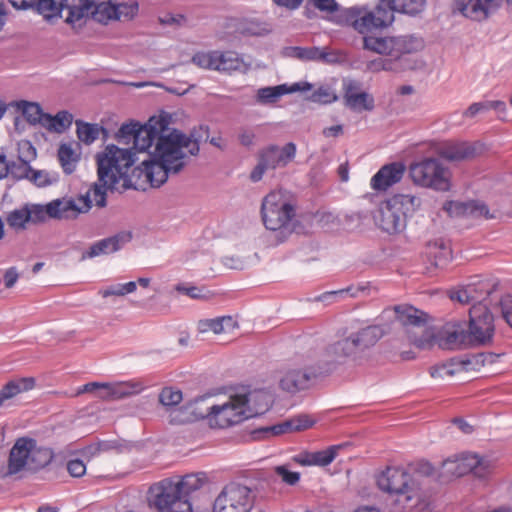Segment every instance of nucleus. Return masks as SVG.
<instances>
[{"label": "nucleus", "instance_id": "obj_10", "mask_svg": "<svg viewBox=\"0 0 512 512\" xmlns=\"http://www.w3.org/2000/svg\"><path fill=\"white\" fill-rule=\"evenodd\" d=\"M409 176L415 185L422 188L445 192L451 187L450 170L436 158L427 157L411 163Z\"/></svg>", "mask_w": 512, "mask_h": 512}, {"label": "nucleus", "instance_id": "obj_64", "mask_svg": "<svg viewBox=\"0 0 512 512\" xmlns=\"http://www.w3.org/2000/svg\"><path fill=\"white\" fill-rule=\"evenodd\" d=\"M106 449L107 445L105 443H94L81 449L80 453L85 459L90 460Z\"/></svg>", "mask_w": 512, "mask_h": 512}, {"label": "nucleus", "instance_id": "obj_41", "mask_svg": "<svg viewBox=\"0 0 512 512\" xmlns=\"http://www.w3.org/2000/svg\"><path fill=\"white\" fill-rule=\"evenodd\" d=\"M291 89H288L287 84L277 86H269L258 89L256 94V102L262 105L274 104L283 95L290 94Z\"/></svg>", "mask_w": 512, "mask_h": 512}, {"label": "nucleus", "instance_id": "obj_33", "mask_svg": "<svg viewBox=\"0 0 512 512\" xmlns=\"http://www.w3.org/2000/svg\"><path fill=\"white\" fill-rule=\"evenodd\" d=\"M177 488V492L184 497L201 489L207 482L208 476L205 472L186 474L180 478H169Z\"/></svg>", "mask_w": 512, "mask_h": 512}, {"label": "nucleus", "instance_id": "obj_25", "mask_svg": "<svg viewBox=\"0 0 512 512\" xmlns=\"http://www.w3.org/2000/svg\"><path fill=\"white\" fill-rule=\"evenodd\" d=\"M133 238L131 231H121L111 237H107L95 242L88 251L83 254V258H93L103 254H110L120 250L125 244Z\"/></svg>", "mask_w": 512, "mask_h": 512}, {"label": "nucleus", "instance_id": "obj_46", "mask_svg": "<svg viewBox=\"0 0 512 512\" xmlns=\"http://www.w3.org/2000/svg\"><path fill=\"white\" fill-rule=\"evenodd\" d=\"M58 160L66 174H71L75 170L78 156L68 144H61L58 148Z\"/></svg>", "mask_w": 512, "mask_h": 512}, {"label": "nucleus", "instance_id": "obj_7", "mask_svg": "<svg viewBox=\"0 0 512 512\" xmlns=\"http://www.w3.org/2000/svg\"><path fill=\"white\" fill-rule=\"evenodd\" d=\"M261 215L265 227L271 231L300 234L309 232L311 228V223H308L306 229L297 222H292L295 217V206L284 194H266L262 200Z\"/></svg>", "mask_w": 512, "mask_h": 512}, {"label": "nucleus", "instance_id": "obj_21", "mask_svg": "<svg viewBox=\"0 0 512 512\" xmlns=\"http://www.w3.org/2000/svg\"><path fill=\"white\" fill-rule=\"evenodd\" d=\"M79 201L83 202V208H78L72 200H55L46 206L42 205V210L45 212L44 222L49 218L63 219L76 217L78 213L90 209V194H80Z\"/></svg>", "mask_w": 512, "mask_h": 512}, {"label": "nucleus", "instance_id": "obj_50", "mask_svg": "<svg viewBox=\"0 0 512 512\" xmlns=\"http://www.w3.org/2000/svg\"><path fill=\"white\" fill-rule=\"evenodd\" d=\"M139 122L131 121L130 123L123 124L119 130L115 134V138L118 142H123L124 144H129L133 141V146H135L136 133L138 131Z\"/></svg>", "mask_w": 512, "mask_h": 512}, {"label": "nucleus", "instance_id": "obj_45", "mask_svg": "<svg viewBox=\"0 0 512 512\" xmlns=\"http://www.w3.org/2000/svg\"><path fill=\"white\" fill-rule=\"evenodd\" d=\"M395 13L416 16L420 14L426 4V0H391Z\"/></svg>", "mask_w": 512, "mask_h": 512}, {"label": "nucleus", "instance_id": "obj_53", "mask_svg": "<svg viewBox=\"0 0 512 512\" xmlns=\"http://www.w3.org/2000/svg\"><path fill=\"white\" fill-rule=\"evenodd\" d=\"M274 474L286 485L294 486L300 481V473L291 471L288 465H278L273 468Z\"/></svg>", "mask_w": 512, "mask_h": 512}, {"label": "nucleus", "instance_id": "obj_30", "mask_svg": "<svg viewBox=\"0 0 512 512\" xmlns=\"http://www.w3.org/2000/svg\"><path fill=\"white\" fill-rule=\"evenodd\" d=\"M437 154L447 161H462L474 158L476 147L468 142H447L438 147Z\"/></svg>", "mask_w": 512, "mask_h": 512}, {"label": "nucleus", "instance_id": "obj_32", "mask_svg": "<svg viewBox=\"0 0 512 512\" xmlns=\"http://www.w3.org/2000/svg\"><path fill=\"white\" fill-rule=\"evenodd\" d=\"M16 9H28L36 7L40 13L57 15L68 5V0H9Z\"/></svg>", "mask_w": 512, "mask_h": 512}, {"label": "nucleus", "instance_id": "obj_57", "mask_svg": "<svg viewBox=\"0 0 512 512\" xmlns=\"http://www.w3.org/2000/svg\"><path fill=\"white\" fill-rule=\"evenodd\" d=\"M367 290H368V285H366V284H359V285H356V286L351 285V286L347 287L346 289L326 292V293L322 294L321 296H319L318 300L324 301V300H326L329 297L336 296V295H339V294H341V295L342 294H349L351 297H357L361 293H365Z\"/></svg>", "mask_w": 512, "mask_h": 512}, {"label": "nucleus", "instance_id": "obj_27", "mask_svg": "<svg viewBox=\"0 0 512 512\" xmlns=\"http://www.w3.org/2000/svg\"><path fill=\"white\" fill-rule=\"evenodd\" d=\"M343 95L344 104L353 111H372L374 109V98L364 91H358V84L350 81L345 85Z\"/></svg>", "mask_w": 512, "mask_h": 512}, {"label": "nucleus", "instance_id": "obj_19", "mask_svg": "<svg viewBox=\"0 0 512 512\" xmlns=\"http://www.w3.org/2000/svg\"><path fill=\"white\" fill-rule=\"evenodd\" d=\"M45 212L42 205L26 204L10 211L6 215L8 226L15 231H23L28 225H36L44 222Z\"/></svg>", "mask_w": 512, "mask_h": 512}, {"label": "nucleus", "instance_id": "obj_14", "mask_svg": "<svg viewBox=\"0 0 512 512\" xmlns=\"http://www.w3.org/2000/svg\"><path fill=\"white\" fill-rule=\"evenodd\" d=\"M503 3L512 14V0H453L451 11L452 14H460L471 21L483 22L497 12Z\"/></svg>", "mask_w": 512, "mask_h": 512}, {"label": "nucleus", "instance_id": "obj_1", "mask_svg": "<svg viewBox=\"0 0 512 512\" xmlns=\"http://www.w3.org/2000/svg\"><path fill=\"white\" fill-rule=\"evenodd\" d=\"M194 137V132L187 136L175 128L160 133L154 150L148 152L149 158L142 161L151 188H159L169 176L177 175L186 167L190 158L183 148H188L191 156L198 155L199 141Z\"/></svg>", "mask_w": 512, "mask_h": 512}, {"label": "nucleus", "instance_id": "obj_5", "mask_svg": "<svg viewBox=\"0 0 512 512\" xmlns=\"http://www.w3.org/2000/svg\"><path fill=\"white\" fill-rule=\"evenodd\" d=\"M395 10L391 0H379L371 11L365 7H351L343 9L336 16L337 23L351 25L358 33L364 36L390 27L395 21Z\"/></svg>", "mask_w": 512, "mask_h": 512}, {"label": "nucleus", "instance_id": "obj_6", "mask_svg": "<svg viewBox=\"0 0 512 512\" xmlns=\"http://www.w3.org/2000/svg\"><path fill=\"white\" fill-rule=\"evenodd\" d=\"M420 206V199L413 194H391L380 203L374 213L376 225L383 231L393 234L402 231L407 217Z\"/></svg>", "mask_w": 512, "mask_h": 512}, {"label": "nucleus", "instance_id": "obj_52", "mask_svg": "<svg viewBox=\"0 0 512 512\" xmlns=\"http://www.w3.org/2000/svg\"><path fill=\"white\" fill-rule=\"evenodd\" d=\"M286 51V55L289 57H293L301 61H315L317 47L292 46L286 48Z\"/></svg>", "mask_w": 512, "mask_h": 512}, {"label": "nucleus", "instance_id": "obj_28", "mask_svg": "<svg viewBox=\"0 0 512 512\" xmlns=\"http://www.w3.org/2000/svg\"><path fill=\"white\" fill-rule=\"evenodd\" d=\"M31 439L19 438L10 450L8 460V474L13 475L24 469L28 470Z\"/></svg>", "mask_w": 512, "mask_h": 512}, {"label": "nucleus", "instance_id": "obj_56", "mask_svg": "<svg viewBox=\"0 0 512 512\" xmlns=\"http://www.w3.org/2000/svg\"><path fill=\"white\" fill-rule=\"evenodd\" d=\"M159 401L164 406H174L182 401V392L179 389L165 387L159 395Z\"/></svg>", "mask_w": 512, "mask_h": 512}, {"label": "nucleus", "instance_id": "obj_42", "mask_svg": "<svg viewBox=\"0 0 512 512\" xmlns=\"http://www.w3.org/2000/svg\"><path fill=\"white\" fill-rule=\"evenodd\" d=\"M217 71L232 72L240 71L244 66V61L236 52L217 51Z\"/></svg>", "mask_w": 512, "mask_h": 512}, {"label": "nucleus", "instance_id": "obj_2", "mask_svg": "<svg viewBox=\"0 0 512 512\" xmlns=\"http://www.w3.org/2000/svg\"><path fill=\"white\" fill-rule=\"evenodd\" d=\"M136 152L132 148L107 145L102 153L96 155L98 182H94L87 192H119L120 189L145 192L149 182L144 174V166L141 164L132 168Z\"/></svg>", "mask_w": 512, "mask_h": 512}, {"label": "nucleus", "instance_id": "obj_17", "mask_svg": "<svg viewBox=\"0 0 512 512\" xmlns=\"http://www.w3.org/2000/svg\"><path fill=\"white\" fill-rule=\"evenodd\" d=\"M171 116L163 113L159 117L152 116L145 124H139L136 133L135 151L146 152L152 146L153 142L158 140L160 133L169 130Z\"/></svg>", "mask_w": 512, "mask_h": 512}, {"label": "nucleus", "instance_id": "obj_59", "mask_svg": "<svg viewBox=\"0 0 512 512\" xmlns=\"http://www.w3.org/2000/svg\"><path fill=\"white\" fill-rule=\"evenodd\" d=\"M497 305L501 310L502 317L507 322V324L512 328V295H502Z\"/></svg>", "mask_w": 512, "mask_h": 512}, {"label": "nucleus", "instance_id": "obj_37", "mask_svg": "<svg viewBox=\"0 0 512 512\" xmlns=\"http://www.w3.org/2000/svg\"><path fill=\"white\" fill-rule=\"evenodd\" d=\"M343 336L342 339L334 342L327 348L328 355L337 360L352 357L359 352L348 333V329L345 330Z\"/></svg>", "mask_w": 512, "mask_h": 512}, {"label": "nucleus", "instance_id": "obj_58", "mask_svg": "<svg viewBox=\"0 0 512 512\" xmlns=\"http://www.w3.org/2000/svg\"><path fill=\"white\" fill-rule=\"evenodd\" d=\"M28 179L38 187H45L57 180L56 176H51L47 171L35 170L32 168Z\"/></svg>", "mask_w": 512, "mask_h": 512}, {"label": "nucleus", "instance_id": "obj_47", "mask_svg": "<svg viewBox=\"0 0 512 512\" xmlns=\"http://www.w3.org/2000/svg\"><path fill=\"white\" fill-rule=\"evenodd\" d=\"M342 447V445H332L324 450L314 451L313 457L315 466L324 467L331 464Z\"/></svg>", "mask_w": 512, "mask_h": 512}, {"label": "nucleus", "instance_id": "obj_49", "mask_svg": "<svg viewBox=\"0 0 512 512\" xmlns=\"http://www.w3.org/2000/svg\"><path fill=\"white\" fill-rule=\"evenodd\" d=\"M196 66L209 70L217 69V51L197 52L191 59Z\"/></svg>", "mask_w": 512, "mask_h": 512}, {"label": "nucleus", "instance_id": "obj_23", "mask_svg": "<svg viewBox=\"0 0 512 512\" xmlns=\"http://www.w3.org/2000/svg\"><path fill=\"white\" fill-rule=\"evenodd\" d=\"M443 211L447 213L450 218H493L490 214L488 207L478 201H449L444 204Z\"/></svg>", "mask_w": 512, "mask_h": 512}, {"label": "nucleus", "instance_id": "obj_44", "mask_svg": "<svg viewBox=\"0 0 512 512\" xmlns=\"http://www.w3.org/2000/svg\"><path fill=\"white\" fill-rule=\"evenodd\" d=\"M76 126L79 140L87 145L93 143L98 138L100 131L105 135L108 133L104 127L99 128L95 124L86 123L81 120L76 121Z\"/></svg>", "mask_w": 512, "mask_h": 512}, {"label": "nucleus", "instance_id": "obj_9", "mask_svg": "<svg viewBox=\"0 0 512 512\" xmlns=\"http://www.w3.org/2000/svg\"><path fill=\"white\" fill-rule=\"evenodd\" d=\"M312 362L311 355L296 353L283 370L280 388L291 394L309 389L319 376L318 368Z\"/></svg>", "mask_w": 512, "mask_h": 512}, {"label": "nucleus", "instance_id": "obj_16", "mask_svg": "<svg viewBox=\"0 0 512 512\" xmlns=\"http://www.w3.org/2000/svg\"><path fill=\"white\" fill-rule=\"evenodd\" d=\"M206 420L211 428L225 429L245 421L246 418L236 395H233L227 402L211 406Z\"/></svg>", "mask_w": 512, "mask_h": 512}, {"label": "nucleus", "instance_id": "obj_55", "mask_svg": "<svg viewBox=\"0 0 512 512\" xmlns=\"http://www.w3.org/2000/svg\"><path fill=\"white\" fill-rule=\"evenodd\" d=\"M309 99L313 102L321 103V104H330L335 102L338 97L337 95L330 89L328 86H320L317 90H315Z\"/></svg>", "mask_w": 512, "mask_h": 512}, {"label": "nucleus", "instance_id": "obj_26", "mask_svg": "<svg viewBox=\"0 0 512 512\" xmlns=\"http://www.w3.org/2000/svg\"><path fill=\"white\" fill-rule=\"evenodd\" d=\"M296 154V145L293 142L285 144L281 149L277 145H270L259 154V159L268 168L275 169L285 166L293 160Z\"/></svg>", "mask_w": 512, "mask_h": 512}, {"label": "nucleus", "instance_id": "obj_38", "mask_svg": "<svg viewBox=\"0 0 512 512\" xmlns=\"http://www.w3.org/2000/svg\"><path fill=\"white\" fill-rule=\"evenodd\" d=\"M439 345L451 350L472 346L468 332L459 325H454L451 330H446Z\"/></svg>", "mask_w": 512, "mask_h": 512}, {"label": "nucleus", "instance_id": "obj_39", "mask_svg": "<svg viewBox=\"0 0 512 512\" xmlns=\"http://www.w3.org/2000/svg\"><path fill=\"white\" fill-rule=\"evenodd\" d=\"M53 451L50 448L38 446L34 439H31L28 470L37 471L46 467L53 459Z\"/></svg>", "mask_w": 512, "mask_h": 512}, {"label": "nucleus", "instance_id": "obj_51", "mask_svg": "<svg viewBox=\"0 0 512 512\" xmlns=\"http://www.w3.org/2000/svg\"><path fill=\"white\" fill-rule=\"evenodd\" d=\"M116 12L119 15L118 20L131 21L139 12V3L136 0L115 4Z\"/></svg>", "mask_w": 512, "mask_h": 512}, {"label": "nucleus", "instance_id": "obj_43", "mask_svg": "<svg viewBox=\"0 0 512 512\" xmlns=\"http://www.w3.org/2000/svg\"><path fill=\"white\" fill-rule=\"evenodd\" d=\"M46 125L49 131L61 133L72 124L73 116L68 111H59L55 116L50 114L45 115Z\"/></svg>", "mask_w": 512, "mask_h": 512}, {"label": "nucleus", "instance_id": "obj_20", "mask_svg": "<svg viewBox=\"0 0 512 512\" xmlns=\"http://www.w3.org/2000/svg\"><path fill=\"white\" fill-rule=\"evenodd\" d=\"M236 397L244 411L246 420L266 413L272 404L271 394L263 389L236 394Z\"/></svg>", "mask_w": 512, "mask_h": 512}, {"label": "nucleus", "instance_id": "obj_13", "mask_svg": "<svg viewBox=\"0 0 512 512\" xmlns=\"http://www.w3.org/2000/svg\"><path fill=\"white\" fill-rule=\"evenodd\" d=\"M467 332L472 346L486 345L492 341L495 332L494 317L487 304L478 303L471 306Z\"/></svg>", "mask_w": 512, "mask_h": 512}, {"label": "nucleus", "instance_id": "obj_35", "mask_svg": "<svg viewBox=\"0 0 512 512\" xmlns=\"http://www.w3.org/2000/svg\"><path fill=\"white\" fill-rule=\"evenodd\" d=\"M35 386L36 380L34 377L12 379L0 389V398L5 402L21 393L33 390Z\"/></svg>", "mask_w": 512, "mask_h": 512}, {"label": "nucleus", "instance_id": "obj_31", "mask_svg": "<svg viewBox=\"0 0 512 512\" xmlns=\"http://www.w3.org/2000/svg\"><path fill=\"white\" fill-rule=\"evenodd\" d=\"M477 463L476 454H461L455 458L447 459L442 464V475L450 477H461L471 473L473 467Z\"/></svg>", "mask_w": 512, "mask_h": 512}, {"label": "nucleus", "instance_id": "obj_22", "mask_svg": "<svg viewBox=\"0 0 512 512\" xmlns=\"http://www.w3.org/2000/svg\"><path fill=\"white\" fill-rule=\"evenodd\" d=\"M406 172L403 162L395 161L383 165L371 179V187L376 192H385L399 183Z\"/></svg>", "mask_w": 512, "mask_h": 512}, {"label": "nucleus", "instance_id": "obj_40", "mask_svg": "<svg viewBox=\"0 0 512 512\" xmlns=\"http://www.w3.org/2000/svg\"><path fill=\"white\" fill-rule=\"evenodd\" d=\"M15 105L18 109L22 111L24 118L29 124H41L43 127H45V115L47 113L43 112L41 106L38 103L20 100L15 102Z\"/></svg>", "mask_w": 512, "mask_h": 512}, {"label": "nucleus", "instance_id": "obj_34", "mask_svg": "<svg viewBox=\"0 0 512 512\" xmlns=\"http://www.w3.org/2000/svg\"><path fill=\"white\" fill-rule=\"evenodd\" d=\"M200 333L209 331L215 334L231 333L238 328V323L231 316L200 320L197 324Z\"/></svg>", "mask_w": 512, "mask_h": 512}, {"label": "nucleus", "instance_id": "obj_61", "mask_svg": "<svg viewBox=\"0 0 512 512\" xmlns=\"http://www.w3.org/2000/svg\"><path fill=\"white\" fill-rule=\"evenodd\" d=\"M67 471L70 476L79 478L85 475L86 473V464L81 459H70L67 462Z\"/></svg>", "mask_w": 512, "mask_h": 512}, {"label": "nucleus", "instance_id": "obj_29", "mask_svg": "<svg viewBox=\"0 0 512 512\" xmlns=\"http://www.w3.org/2000/svg\"><path fill=\"white\" fill-rule=\"evenodd\" d=\"M139 382H125L120 384L100 383L96 396L102 400H114L139 393L143 390Z\"/></svg>", "mask_w": 512, "mask_h": 512}, {"label": "nucleus", "instance_id": "obj_12", "mask_svg": "<svg viewBox=\"0 0 512 512\" xmlns=\"http://www.w3.org/2000/svg\"><path fill=\"white\" fill-rule=\"evenodd\" d=\"M66 9H68L66 22L69 24H75L77 21L88 16L103 24L110 20L119 19L116 6L111 2L97 4L95 0H68Z\"/></svg>", "mask_w": 512, "mask_h": 512}, {"label": "nucleus", "instance_id": "obj_24", "mask_svg": "<svg viewBox=\"0 0 512 512\" xmlns=\"http://www.w3.org/2000/svg\"><path fill=\"white\" fill-rule=\"evenodd\" d=\"M347 329L359 351H364L365 349L374 346L384 334V331L380 326H362L359 321L353 322Z\"/></svg>", "mask_w": 512, "mask_h": 512}, {"label": "nucleus", "instance_id": "obj_63", "mask_svg": "<svg viewBox=\"0 0 512 512\" xmlns=\"http://www.w3.org/2000/svg\"><path fill=\"white\" fill-rule=\"evenodd\" d=\"M313 5L321 12L334 14L340 11V6L335 0H312Z\"/></svg>", "mask_w": 512, "mask_h": 512}, {"label": "nucleus", "instance_id": "obj_8", "mask_svg": "<svg viewBox=\"0 0 512 512\" xmlns=\"http://www.w3.org/2000/svg\"><path fill=\"white\" fill-rule=\"evenodd\" d=\"M396 320L405 328L407 341L420 350L430 349L436 343L432 328L426 326L429 316L412 305L401 304L393 307Z\"/></svg>", "mask_w": 512, "mask_h": 512}, {"label": "nucleus", "instance_id": "obj_15", "mask_svg": "<svg viewBox=\"0 0 512 512\" xmlns=\"http://www.w3.org/2000/svg\"><path fill=\"white\" fill-rule=\"evenodd\" d=\"M253 505L251 490L243 485H226L214 501L213 512H249Z\"/></svg>", "mask_w": 512, "mask_h": 512}, {"label": "nucleus", "instance_id": "obj_48", "mask_svg": "<svg viewBox=\"0 0 512 512\" xmlns=\"http://www.w3.org/2000/svg\"><path fill=\"white\" fill-rule=\"evenodd\" d=\"M505 103L502 101H484V102H476L471 104L466 111L464 112L465 117H474L478 113L483 111H488L490 109L494 110H504Z\"/></svg>", "mask_w": 512, "mask_h": 512}, {"label": "nucleus", "instance_id": "obj_11", "mask_svg": "<svg viewBox=\"0 0 512 512\" xmlns=\"http://www.w3.org/2000/svg\"><path fill=\"white\" fill-rule=\"evenodd\" d=\"M150 503L158 512H192L188 499L177 492L170 479H163L153 484L150 489Z\"/></svg>", "mask_w": 512, "mask_h": 512}, {"label": "nucleus", "instance_id": "obj_4", "mask_svg": "<svg viewBox=\"0 0 512 512\" xmlns=\"http://www.w3.org/2000/svg\"><path fill=\"white\" fill-rule=\"evenodd\" d=\"M376 485L384 493L395 496L397 512H410L423 500L419 485L401 466H387L375 475Z\"/></svg>", "mask_w": 512, "mask_h": 512}, {"label": "nucleus", "instance_id": "obj_60", "mask_svg": "<svg viewBox=\"0 0 512 512\" xmlns=\"http://www.w3.org/2000/svg\"><path fill=\"white\" fill-rule=\"evenodd\" d=\"M493 469L492 463L484 458H479L477 456V463L473 467L471 473H473L478 478H485L487 477Z\"/></svg>", "mask_w": 512, "mask_h": 512}, {"label": "nucleus", "instance_id": "obj_3", "mask_svg": "<svg viewBox=\"0 0 512 512\" xmlns=\"http://www.w3.org/2000/svg\"><path fill=\"white\" fill-rule=\"evenodd\" d=\"M423 48V38L414 34L363 37V49L389 57L372 61L371 65L375 67V70L397 72L412 69L413 66L404 65L403 61H406L407 56L416 54Z\"/></svg>", "mask_w": 512, "mask_h": 512}, {"label": "nucleus", "instance_id": "obj_18", "mask_svg": "<svg viewBox=\"0 0 512 512\" xmlns=\"http://www.w3.org/2000/svg\"><path fill=\"white\" fill-rule=\"evenodd\" d=\"M490 295L489 284L483 280L470 282L466 285L459 286L448 291V296L452 301L463 305L472 306L474 304L483 303Z\"/></svg>", "mask_w": 512, "mask_h": 512}, {"label": "nucleus", "instance_id": "obj_54", "mask_svg": "<svg viewBox=\"0 0 512 512\" xmlns=\"http://www.w3.org/2000/svg\"><path fill=\"white\" fill-rule=\"evenodd\" d=\"M9 174L17 179L29 177L32 167L25 160L19 159L18 161H8Z\"/></svg>", "mask_w": 512, "mask_h": 512}, {"label": "nucleus", "instance_id": "obj_62", "mask_svg": "<svg viewBox=\"0 0 512 512\" xmlns=\"http://www.w3.org/2000/svg\"><path fill=\"white\" fill-rule=\"evenodd\" d=\"M18 158L25 160L28 164L36 158V149L29 141L19 143Z\"/></svg>", "mask_w": 512, "mask_h": 512}, {"label": "nucleus", "instance_id": "obj_36", "mask_svg": "<svg viewBox=\"0 0 512 512\" xmlns=\"http://www.w3.org/2000/svg\"><path fill=\"white\" fill-rule=\"evenodd\" d=\"M315 424V420L312 419L309 415L300 414L295 417H292L285 422L275 425L271 427V431L275 435L294 432V431H303L311 428Z\"/></svg>", "mask_w": 512, "mask_h": 512}]
</instances>
